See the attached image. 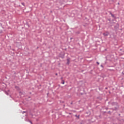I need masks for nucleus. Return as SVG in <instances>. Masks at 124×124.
<instances>
[{"label":"nucleus","instance_id":"2eb2a0df","mask_svg":"<svg viewBox=\"0 0 124 124\" xmlns=\"http://www.w3.org/2000/svg\"><path fill=\"white\" fill-rule=\"evenodd\" d=\"M24 113H26V111H23L22 114H24Z\"/></svg>","mask_w":124,"mask_h":124},{"label":"nucleus","instance_id":"bb28decb","mask_svg":"<svg viewBox=\"0 0 124 124\" xmlns=\"http://www.w3.org/2000/svg\"><path fill=\"white\" fill-rule=\"evenodd\" d=\"M120 114H119V115L120 116Z\"/></svg>","mask_w":124,"mask_h":124},{"label":"nucleus","instance_id":"412c9836","mask_svg":"<svg viewBox=\"0 0 124 124\" xmlns=\"http://www.w3.org/2000/svg\"><path fill=\"white\" fill-rule=\"evenodd\" d=\"M61 79H62V77L61 78Z\"/></svg>","mask_w":124,"mask_h":124},{"label":"nucleus","instance_id":"4468645a","mask_svg":"<svg viewBox=\"0 0 124 124\" xmlns=\"http://www.w3.org/2000/svg\"><path fill=\"white\" fill-rule=\"evenodd\" d=\"M96 63L98 64V65H99V62H96Z\"/></svg>","mask_w":124,"mask_h":124},{"label":"nucleus","instance_id":"7ed1b4c3","mask_svg":"<svg viewBox=\"0 0 124 124\" xmlns=\"http://www.w3.org/2000/svg\"><path fill=\"white\" fill-rule=\"evenodd\" d=\"M119 108V105H118L117 107H115L114 108H111V110H113V111H117V110H118V109Z\"/></svg>","mask_w":124,"mask_h":124},{"label":"nucleus","instance_id":"4be33fe9","mask_svg":"<svg viewBox=\"0 0 124 124\" xmlns=\"http://www.w3.org/2000/svg\"><path fill=\"white\" fill-rule=\"evenodd\" d=\"M108 113H110V111H108Z\"/></svg>","mask_w":124,"mask_h":124},{"label":"nucleus","instance_id":"ddd939ff","mask_svg":"<svg viewBox=\"0 0 124 124\" xmlns=\"http://www.w3.org/2000/svg\"><path fill=\"white\" fill-rule=\"evenodd\" d=\"M109 14L111 16L113 14H112L111 12H109Z\"/></svg>","mask_w":124,"mask_h":124},{"label":"nucleus","instance_id":"b1692460","mask_svg":"<svg viewBox=\"0 0 124 124\" xmlns=\"http://www.w3.org/2000/svg\"><path fill=\"white\" fill-rule=\"evenodd\" d=\"M120 51H122V49H120Z\"/></svg>","mask_w":124,"mask_h":124},{"label":"nucleus","instance_id":"dca6fc26","mask_svg":"<svg viewBox=\"0 0 124 124\" xmlns=\"http://www.w3.org/2000/svg\"><path fill=\"white\" fill-rule=\"evenodd\" d=\"M55 75H56V76H58V73H56Z\"/></svg>","mask_w":124,"mask_h":124},{"label":"nucleus","instance_id":"a878e982","mask_svg":"<svg viewBox=\"0 0 124 124\" xmlns=\"http://www.w3.org/2000/svg\"><path fill=\"white\" fill-rule=\"evenodd\" d=\"M106 89H107V88H106Z\"/></svg>","mask_w":124,"mask_h":124},{"label":"nucleus","instance_id":"5701e85b","mask_svg":"<svg viewBox=\"0 0 124 124\" xmlns=\"http://www.w3.org/2000/svg\"><path fill=\"white\" fill-rule=\"evenodd\" d=\"M70 115H71V113H69Z\"/></svg>","mask_w":124,"mask_h":124},{"label":"nucleus","instance_id":"1a4fd4ad","mask_svg":"<svg viewBox=\"0 0 124 124\" xmlns=\"http://www.w3.org/2000/svg\"><path fill=\"white\" fill-rule=\"evenodd\" d=\"M62 84L63 85L64 84V80H62Z\"/></svg>","mask_w":124,"mask_h":124},{"label":"nucleus","instance_id":"6e6552de","mask_svg":"<svg viewBox=\"0 0 124 124\" xmlns=\"http://www.w3.org/2000/svg\"><path fill=\"white\" fill-rule=\"evenodd\" d=\"M5 93L7 94V95H8V93H7V92L5 91Z\"/></svg>","mask_w":124,"mask_h":124},{"label":"nucleus","instance_id":"39448f33","mask_svg":"<svg viewBox=\"0 0 124 124\" xmlns=\"http://www.w3.org/2000/svg\"><path fill=\"white\" fill-rule=\"evenodd\" d=\"M108 35H109V33L108 32H107L106 33H103V35H104V36H108Z\"/></svg>","mask_w":124,"mask_h":124},{"label":"nucleus","instance_id":"a211bd4d","mask_svg":"<svg viewBox=\"0 0 124 124\" xmlns=\"http://www.w3.org/2000/svg\"><path fill=\"white\" fill-rule=\"evenodd\" d=\"M71 105H72V104H73V103L72 102V103H71Z\"/></svg>","mask_w":124,"mask_h":124},{"label":"nucleus","instance_id":"6ab92c4d","mask_svg":"<svg viewBox=\"0 0 124 124\" xmlns=\"http://www.w3.org/2000/svg\"><path fill=\"white\" fill-rule=\"evenodd\" d=\"M118 4H120V3H118Z\"/></svg>","mask_w":124,"mask_h":124},{"label":"nucleus","instance_id":"0eeeda50","mask_svg":"<svg viewBox=\"0 0 124 124\" xmlns=\"http://www.w3.org/2000/svg\"><path fill=\"white\" fill-rule=\"evenodd\" d=\"M75 117H77V118H78V119H79L80 118V115H75Z\"/></svg>","mask_w":124,"mask_h":124},{"label":"nucleus","instance_id":"423d86ee","mask_svg":"<svg viewBox=\"0 0 124 124\" xmlns=\"http://www.w3.org/2000/svg\"><path fill=\"white\" fill-rule=\"evenodd\" d=\"M67 64H69L70 63V59H67Z\"/></svg>","mask_w":124,"mask_h":124},{"label":"nucleus","instance_id":"f257e3e1","mask_svg":"<svg viewBox=\"0 0 124 124\" xmlns=\"http://www.w3.org/2000/svg\"><path fill=\"white\" fill-rule=\"evenodd\" d=\"M19 74V72H15L13 76L15 77V78H19V77H20V76H19V75H18Z\"/></svg>","mask_w":124,"mask_h":124},{"label":"nucleus","instance_id":"f8f14e48","mask_svg":"<svg viewBox=\"0 0 124 124\" xmlns=\"http://www.w3.org/2000/svg\"><path fill=\"white\" fill-rule=\"evenodd\" d=\"M0 33H2V31L1 30L0 31Z\"/></svg>","mask_w":124,"mask_h":124},{"label":"nucleus","instance_id":"393cba45","mask_svg":"<svg viewBox=\"0 0 124 124\" xmlns=\"http://www.w3.org/2000/svg\"><path fill=\"white\" fill-rule=\"evenodd\" d=\"M111 71H113V70H111Z\"/></svg>","mask_w":124,"mask_h":124},{"label":"nucleus","instance_id":"9b49d317","mask_svg":"<svg viewBox=\"0 0 124 124\" xmlns=\"http://www.w3.org/2000/svg\"><path fill=\"white\" fill-rule=\"evenodd\" d=\"M21 4H22V5H23L24 6H25V3H21Z\"/></svg>","mask_w":124,"mask_h":124},{"label":"nucleus","instance_id":"aec40b11","mask_svg":"<svg viewBox=\"0 0 124 124\" xmlns=\"http://www.w3.org/2000/svg\"><path fill=\"white\" fill-rule=\"evenodd\" d=\"M122 74H124V72H122Z\"/></svg>","mask_w":124,"mask_h":124},{"label":"nucleus","instance_id":"9d476101","mask_svg":"<svg viewBox=\"0 0 124 124\" xmlns=\"http://www.w3.org/2000/svg\"><path fill=\"white\" fill-rule=\"evenodd\" d=\"M111 16H112V17H113V18H115V15H111Z\"/></svg>","mask_w":124,"mask_h":124},{"label":"nucleus","instance_id":"20e7f679","mask_svg":"<svg viewBox=\"0 0 124 124\" xmlns=\"http://www.w3.org/2000/svg\"><path fill=\"white\" fill-rule=\"evenodd\" d=\"M25 120L26 122H29L30 123H31V124H32V122H31V120H29V119L26 118V119H25Z\"/></svg>","mask_w":124,"mask_h":124},{"label":"nucleus","instance_id":"f03ea898","mask_svg":"<svg viewBox=\"0 0 124 124\" xmlns=\"http://www.w3.org/2000/svg\"><path fill=\"white\" fill-rule=\"evenodd\" d=\"M111 105L112 106H118V103L113 102L111 103Z\"/></svg>","mask_w":124,"mask_h":124},{"label":"nucleus","instance_id":"f3484780","mask_svg":"<svg viewBox=\"0 0 124 124\" xmlns=\"http://www.w3.org/2000/svg\"><path fill=\"white\" fill-rule=\"evenodd\" d=\"M101 67H103V65H101Z\"/></svg>","mask_w":124,"mask_h":124}]
</instances>
